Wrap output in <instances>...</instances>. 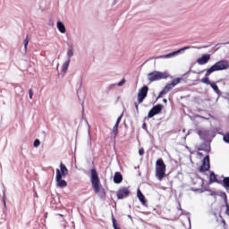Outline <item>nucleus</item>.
<instances>
[{
	"label": "nucleus",
	"instance_id": "obj_1",
	"mask_svg": "<svg viewBox=\"0 0 229 229\" xmlns=\"http://www.w3.org/2000/svg\"><path fill=\"white\" fill-rule=\"evenodd\" d=\"M226 69H229V63L226 60H221L216 62L214 65H212L210 68L206 70L205 78L201 79V83H205V85H210L212 82H210V80L208 79V76L212 74V72H216V71H225Z\"/></svg>",
	"mask_w": 229,
	"mask_h": 229
},
{
	"label": "nucleus",
	"instance_id": "obj_2",
	"mask_svg": "<svg viewBox=\"0 0 229 229\" xmlns=\"http://www.w3.org/2000/svg\"><path fill=\"white\" fill-rule=\"evenodd\" d=\"M91 185L96 194H99L100 198H106L105 188H101V181L96 168L91 169Z\"/></svg>",
	"mask_w": 229,
	"mask_h": 229
},
{
	"label": "nucleus",
	"instance_id": "obj_3",
	"mask_svg": "<svg viewBox=\"0 0 229 229\" xmlns=\"http://www.w3.org/2000/svg\"><path fill=\"white\" fill-rule=\"evenodd\" d=\"M56 176H55V182L57 187H60L61 189H64L67 186V182L65 180H63L62 178H64V176H67L69 174V169H67V166L64 163L60 164V169L55 170Z\"/></svg>",
	"mask_w": 229,
	"mask_h": 229
},
{
	"label": "nucleus",
	"instance_id": "obj_4",
	"mask_svg": "<svg viewBox=\"0 0 229 229\" xmlns=\"http://www.w3.org/2000/svg\"><path fill=\"white\" fill-rule=\"evenodd\" d=\"M165 163H164V159L159 158L156 162V177L159 182H162L164 178H165Z\"/></svg>",
	"mask_w": 229,
	"mask_h": 229
},
{
	"label": "nucleus",
	"instance_id": "obj_5",
	"mask_svg": "<svg viewBox=\"0 0 229 229\" xmlns=\"http://www.w3.org/2000/svg\"><path fill=\"white\" fill-rule=\"evenodd\" d=\"M169 78V72L154 71L148 74V80L150 82L159 81V80H167Z\"/></svg>",
	"mask_w": 229,
	"mask_h": 229
},
{
	"label": "nucleus",
	"instance_id": "obj_6",
	"mask_svg": "<svg viewBox=\"0 0 229 229\" xmlns=\"http://www.w3.org/2000/svg\"><path fill=\"white\" fill-rule=\"evenodd\" d=\"M148 90H149V88H148V86H143L138 92V103L135 102L134 103V106L136 108V111L139 112V105H140V103L144 102V99H146V98H148Z\"/></svg>",
	"mask_w": 229,
	"mask_h": 229
},
{
	"label": "nucleus",
	"instance_id": "obj_7",
	"mask_svg": "<svg viewBox=\"0 0 229 229\" xmlns=\"http://www.w3.org/2000/svg\"><path fill=\"white\" fill-rule=\"evenodd\" d=\"M180 81H182V79L176 78V79H174L170 83H167L164 87V89L160 91L159 98H162V96H165V94L171 92V90H173V89H174V87L178 85Z\"/></svg>",
	"mask_w": 229,
	"mask_h": 229
},
{
	"label": "nucleus",
	"instance_id": "obj_8",
	"mask_svg": "<svg viewBox=\"0 0 229 229\" xmlns=\"http://www.w3.org/2000/svg\"><path fill=\"white\" fill-rule=\"evenodd\" d=\"M208 169H210V157L206 156L199 171V173H206V171H208Z\"/></svg>",
	"mask_w": 229,
	"mask_h": 229
},
{
	"label": "nucleus",
	"instance_id": "obj_9",
	"mask_svg": "<svg viewBox=\"0 0 229 229\" xmlns=\"http://www.w3.org/2000/svg\"><path fill=\"white\" fill-rule=\"evenodd\" d=\"M116 196L118 199H123V198H128L130 196V190L127 187H123L117 191Z\"/></svg>",
	"mask_w": 229,
	"mask_h": 229
},
{
	"label": "nucleus",
	"instance_id": "obj_10",
	"mask_svg": "<svg viewBox=\"0 0 229 229\" xmlns=\"http://www.w3.org/2000/svg\"><path fill=\"white\" fill-rule=\"evenodd\" d=\"M208 62H210L209 54H204L201 57L197 59V64H199V65H205L206 64H208Z\"/></svg>",
	"mask_w": 229,
	"mask_h": 229
},
{
	"label": "nucleus",
	"instance_id": "obj_11",
	"mask_svg": "<svg viewBox=\"0 0 229 229\" xmlns=\"http://www.w3.org/2000/svg\"><path fill=\"white\" fill-rule=\"evenodd\" d=\"M187 49H191V47H184L168 55H162L160 58H171V56H176V55H179V53H182V51H187Z\"/></svg>",
	"mask_w": 229,
	"mask_h": 229
},
{
	"label": "nucleus",
	"instance_id": "obj_12",
	"mask_svg": "<svg viewBox=\"0 0 229 229\" xmlns=\"http://www.w3.org/2000/svg\"><path fill=\"white\" fill-rule=\"evenodd\" d=\"M137 197L144 207H148V200L146 199V197H144V194H142V191H140V189H138L137 191Z\"/></svg>",
	"mask_w": 229,
	"mask_h": 229
},
{
	"label": "nucleus",
	"instance_id": "obj_13",
	"mask_svg": "<svg viewBox=\"0 0 229 229\" xmlns=\"http://www.w3.org/2000/svg\"><path fill=\"white\" fill-rule=\"evenodd\" d=\"M114 182L117 184L123 182V174L120 172L114 173Z\"/></svg>",
	"mask_w": 229,
	"mask_h": 229
},
{
	"label": "nucleus",
	"instance_id": "obj_14",
	"mask_svg": "<svg viewBox=\"0 0 229 229\" xmlns=\"http://www.w3.org/2000/svg\"><path fill=\"white\" fill-rule=\"evenodd\" d=\"M209 181L210 183H219V181H217V175H216L214 172L210 173Z\"/></svg>",
	"mask_w": 229,
	"mask_h": 229
},
{
	"label": "nucleus",
	"instance_id": "obj_15",
	"mask_svg": "<svg viewBox=\"0 0 229 229\" xmlns=\"http://www.w3.org/2000/svg\"><path fill=\"white\" fill-rule=\"evenodd\" d=\"M162 108H164V106H162V104H158L152 107V110L156 113L157 115V114H160V112H162Z\"/></svg>",
	"mask_w": 229,
	"mask_h": 229
},
{
	"label": "nucleus",
	"instance_id": "obj_16",
	"mask_svg": "<svg viewBox=\"0 0 229 229\" xmlns=\"http://www.w3.org/2000/svg\"><path fill=\"white\" fill-rule=\"evenodd\" d=\"M57 29L59 30L60 33H65V31H66L65 25H64V23H62V21L57 22Z\"/></svg>",
	"mask_w": 229,
	"mask_h": 229
},
{
	"label": "nucleus",
	"instance_id": "obj_17",
	"mask_svg": "<svg viewBox=\"0 0 229 229\" xmlns=\"http://www.w3.org/2000/svg\"><path fill=\"white\" fill-rule=\"evenodd\" d=\"M198 135L200 137V139L205 140L206 137H208V131H199Z\"/></svg>",
	"mask_w": 229,
	"mask_h": 229
},
{
	"label": "nucleus",
	"instance_id": "obj_18",
	"mask_svg": "<svg viewBox=\"0 0 229 229\" xmlns=\"http://www.w3.org/2000/svg\"><path fill=\"white\" fill-rule=\"evenodd\" d=\"M210 87L213 89V90L216 93L219 94L220 90H219V87H217L216 85V82H211V84H209Z\"/></svg>",
	"mask_w": 229,
	"mask_h": 229
},
{
	"label": "nucleus",
	"instance_id": "obj_19",
	"mask_svg": "<svg viewBox=\"0 0 229 229\" xmlns=\"http://www.w3.org/2000/svg\"><path fill=\"white\" fill-rule=\"evenodd\" d=\"M117 133H119V125H114L113 128V137H117Z\"/></svg>",
	"mask_w": 229,
	"mask_h": 229
},
{
	"label": "nucleus",
	"instance_id": "obj_20",
	"mask_svg": "<svg viewBox=\"0 0 229 229\" xmlns=\"http://www.w3.org/2000/svg\"><path fill=\"white\" fill-rule=\"evenodd\" d=\"M69 62H66L63 64V72H67V70L69 69Z\"/></svg>",
	"mask_w": 229,
	"mask_h": 229
},
{
	"label": "nucleus",
	"instance_id": "obj_21",
	"mask_svg": "<svg viewBox=\"0 0 229 229\" xmlns=\"http://www.w3.org/2000/svg\"><path fill=\"white\" fill-rule=\"evenodd\" d=\"M112 221H113V228L114 229H121V228H119V226H117V220L114 216H113Z\"/></svg>",
	"mask_w": 229,
	"mask_h": 229
},
{
	"label": "nucleus",
	"instance_id": "obj_22",
	"mask_svg": "<svg viewBox=\"0 0 229 229\" xmlns=\"http://www.w3.org/2000/svg\"><path fill=\"white\" fill-rule=\"evenodd\" d=\"M28 44H30V38L29 36L27 35L25 40H24V47H25V51L26 49H28Z\"/></svg>",
	"mask_w": 229,
	"mask_h": 229
},
{
	"label": "nucleus",
	"instance_id": "obj_23",
	"mask_svg": "<svg viewBox=\"0 0 229 229\" xmlns=\"http://www.w3.org/2000/svg\"><path fill=\"white\" fill-rule=\"evenodd\" d=\"M155 115H157V114H156L155 111L152 109L148 112V119H151L152 117H155Z\"/></svg>",
	"mask_w": 229,
	"mask_h": 229
},
{
	"label": "nucleus",
	"instance_id": "obj_24",
	"mask_svg": "<svg viewBox=\"0 0 229 229\" xmlns=\"http://www.w3.org/2000/svg\"><path fill=\"white\" fill-rule=\"evenodd\" d=\"M223 182H224L225 187H229V177H225Z\"/></svg>",
	"mask_w": 229,
	"mask_h": 229
},
{
	"label": "nucleus",
	"instance_id": "obj_25",
	"mask_svg": "<svg viewBox=\"0 0 229 229\" xmlns=\"http://www.w3.org/2000/svg\"><path fill=\"white\" fill-rule=\"evenodd\" d=\"M223 139L227 144H229V132L225 133Z\"/></svg>",
	"mask_w": 229,
	"mask_h": 229
},
{
	"label": "nucleus",
	"instance_id": "obj_26",
	"mask_svg": "<svg viewBox=\"0 0 229 229\" xmlns=\"http://www.w3.org/2000/svg\"><path fill=\"white\" fill-rule=\"evenodd\" d=\"M126 83V80L123 79L120 82H118V87H123V85H124Z\"/></svg>",
	"mask_w": 229,
	"mask_h": 229
},
{
	"label": "nucleus",
	"instance_id": "obj_27",
	"mask_svg": "<svg viewBox=\"0 0 229 229\" xmlns=\"http://www.w3.org/2000/svg\"><path fill=\"white\" fill-rule=\"evenodd\" d=\"M38 146H40V140H34V147L38 148Z\"/></svg>",
	"mask_w": 229,
	"mask_h": 229
},
{
	"label": "nucleus",
	"instance_id": "obj_28",
	"mask_svg": "<svg viewBox=\"0 0 229 229\" xmlns=\"http://www.w3.org/2000/svg\"><path fill=\"white\" fill-rule=\"evenodd\" d=\"M29 98L30 99H33V89L29 90Z\"/></svg>",
	"mask_w": 229,
	"mask_h": 229
},
{
	"label": "nucleus",
	"instance_id": "obj_29",
	"mask_svg": "<svg viewBox=\"0 0 229 229\" xmlns=\"http://www.w3.org/2000/svg\"><path fill=\"white\" fill-rule=\"evenodd\" d=\"M121 119H123V116H120V117L117 118L116 123H115L114 125L119 126V124L121 123Z\"/></svg>",
	"mask_w": 229,
	"mask_h": 229
},
{
	"label": "nucleus",
	"instance_id": "obj_30",
	"mask_svg": "<svg viewBox=\"0 0 229 229\" xmlns=\"http://www.w3.org/2000/svg\"><path fill=\"white\" fill-rule=\"evenodd\" d=\"M72 55H74V52L72 51V49L68 50L69 58H71V56H72Z\"/></svg>",
	"mask_w": 229,
	"mask_h": 229
},
{
	"label": "nucleus",
	"instance_id": "obj_31",
	"mask_svg": "<svg viewBox=\"0 0 229 229\" xmlns=\"http://www.w3.org/2000/svg\"><path fill=\"white\" fill-rule=\"evenodd\" d=\"M139 155H140V157H142V155H144V148H141L139 149Z\"/></svg>",
	"mask_w": 229,
	"mask_h": 229
},
{
	"label": "nucleus",
	"instance_id": "obj_32",
	"mask_svg": "<svg viewBox=\"0 0 229 229\" xmlns=\"http://www.w3.org/2000/svg\"><path fill=\"white\" fill-rule=\"evenodd\" d=\"M198 151H205V148H203V146H200L198 148Z\"/></svg>",
	"mask_w": 229,
	"mask_h": 229
},
{
	"label": "nucleus",
	"instance_id": "obj_33",
	"mask_svg": "<svg viewBox=\"0 0 229 229\" xmlns=\"http://www.w3.org/2000/svg\"><path fill=\"white\" fill-rule=\"evenodd\" d=\"M225 214H226L227 216H229V206H227V208H226Z\"/></svg>",
	"mask_w": 229,
	"mask_h": 229
},
{
	"label": "nucleus",
	"instance_id": "obj_34",
	"mask_svg": "<svg viewBox=\"0 0 229 229\" xmlns=\"http://www.w3.org/2000/svg\"><path fill=\"white\" fill-rule=\"evenodd\" d=\"M198 156H199V157H203V153L198 152Z\"/></svg>",
	"mask_w": 229,
	"mask_h": 229
},
{
	"label": "nucleus",
	"instance_id": "obj_35",
	"mask_svg": "<svg viewBox=\"0 0 229 229\" xmlns=\"http://www.w3.org/2000/svg\"><path fill=\"white\" fill-rule=\"evenodd\" d=\"M146 126H147V124H146V123H144L142 125V128L146 129Z\"/></svg>",
	"mask_w": 229,
	"mask_h": 229
},
{
	"label": "nucleus",
	"instance_id": "obj_36",
	"mask_svg": "<svg viewBox=\"0 0 229 229\" xmlns=\"http://www.w3.org/2000/svg\"><path fill=\"white\" fill-rule=\"evenodd\" d=\"M163 103H167V99L164 98Z\"/></svg>",
	"mask_w": 229,
	"mask_h": 229
},
{
	"label": "nucleus",
	"instance_id": "obj_37",
	"mask_svg": "<svg viewBox=\"0 0 229 229\" xmlns=\"http://www.w3.org/2000/svg\"><path fill=\"white\" fill-rule=\"evenodd\" d=\"M58 216H60L61 217H64V215H62V214H58Z\"/></svg>",
	"mask_w": 229,
	"mask_h": 229
}]
</instances>
